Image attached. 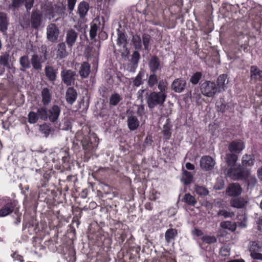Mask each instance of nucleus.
<instances>
[{"label": "nucleus", "mask_w": 262, "mask_h": 262, "mask_svg": "<svg viewBox=\"0 0 262 262\" xmlns=\"http://www.w3.org/2000/svg\"><path fill=\"white\" fill-rule=\"evenodd\" d=\"M89 9L90 5L88 2L82 1L78 3L76 10L78 17L76 16L77 20L75 22L77 24L74 26L78 32L85 31L87 28V26L84 23L87 21L86 17L88 15Z\"/></svg>", "instance_id": "1"}, {"label": "nucleus", "mask_w": 262, "mask_h": 262, "mask_svg": "<svg viewBox=\"0 0 262 262\" xmlns=\"http://www.w3.org/2000/svg\"><path fill=\"white\" fill-rule=\"evenodd\" d=\"M60 112V108L56 104L53 105L48 110L45 106L38 108L40 119L43 121L49 120L51 122H55L57 120Z\"/></svg>", "instance_id": "2"}, {"label": "nucleus", "mask_w": 262, "mask_h": 262, "mask_svg": "<svg viewBox=\"0 0 262 262\" xmlns=\"http://www.w3.org/2000/svg\"><path fill=\"white\" fill-rule=\"evenodd\" d=\"M249 171L245 165H231L230 168L226 169V173L234 181H244L248 176Z\"/></svg>", "instance_id": "3"}, {"label": "nucleus", "mask_w": 262, "mask_h": 262, "mask_svg": "<svg viewBox=\"0 0 262 262\" xmlns=\"http://www.w3.org/2000/svg\"><path fill=\"white\" fill-rule=\"evenodd\" d=\"M43 21V16L42 12L38 9H34L32 10L30 19L24 21L21 26L23 28H28L31 26L32 28L38 30L41 26Z\"/></svg>", "instance_id": "4"}, {"label": "nucleus", "mask_w": 262, "mask_h": 262, "mask_svg": "<svg viewBox=\"0 0 262 262\" xmlns=\"http://www.w3.org/2000/svg\"><path fill=\"white\" fill-rule=\"evenodd\" d=\"M167 94H163L158 92H151L146 96V102L148 107L152 109L157 106H163Z\"/></svg>", "instance_id": "5"}, {"label": "nucleus", "mask_w": 262, "mask_h": 262, "mask_svg": "<svg viewBox=\"0 0 262 262\" xmlns=\"http://www.w3.org/2000/svg\"><path fill=\"white\" fill-rule=\"evenodd\" d=\"M99 139L95 134L91 135L88 137L84 138L81 143L85 152L92 153L95 151L98 147Z\"/></svg>", "instance_id": "6"}, {"label": "nucleus", "mask_w": 262, "mask_h": 262, "mask_svg": "<svg viewBox=\"0 0 262 262\" xmlns=\"http://www.w3.org/2000/svg\"><path fill=\"white\" fill-rule=\"evenodd\" d=\"M200 90L202 94L207 97H213L216 94L220 93L215 82L210 81H206L203 83Z\"/></svg>", "instance_id": "7"}, {"label": "nucleus", "mask_w": 262, "mask_h": 262, "mask_svg": "<svg viewBox=\"0 0 262 262\" xmlns=\"http://www.w3.org/2000/svg\"><path fill=\"white\" fill-rule=\"evenodd\" d=\"M43 48L45 49L43 53V58L41 56H39L36 53L33 54L31 57V67L36 71H40L42 68V63L47 59V50L46 47L42 46V50Z\"/></svg>", "instance_id": "8"}, {"label": "nucleus", "mask_w": 262, "mask_h": 262, "mask_svg": "<svg viewBox=\"0 0 262 262\" xmlns=\"http://www.w3.org/2000/svg\"><path fill=\"white\" fill-rule=\"evenodd\" d=\"M47 39L52 43L56 42L60 34L59 28L54 23L49 24L47 27Z\"/></svg>", "instance_id": "9"}, {"label": "nucleus", "mask_w": 262, "mask_h": 262, "mask_svg": "<svg viewBox=\"0 0 262 262\" xmlns=\"http://www.w3.org/2000/svg\"><path fill=\"white\" fill-rule=\"evenodd\" d=\"M75 30L73 27V28L69 29L66 32L65 43L69 48H72L77 41L78 33Z\"/></svg>", "instance_id": "10"}, {"label": "nucleus", "mask_w": 262, "mask_h": 262, "mask_svg": "<svg viewBox=\"0 0 262 262\" xmlns=\"http://www.w3.org/2000/svg\"><path fill=\"white\" fill-rule=\"evenodd\" d=\"M76 76V72L71 70L63 69L61 72L62 81L67 86H70L74 83Z\"/></svg>", "instance_id": "11"}, {"label": "nucleus", "mask_w": 262, "mask_h": 262, "mask_svg": "<svg viewBox=\"0 0 262 262\" xmlns=\"http://www.w3.org/2000/svg\"><path fill=\"white\" fill-rule=\"evenodd\" d=\"M66 6L62 3L59 2L53 5V19L55 17H58L55 21H57L59 18L63 17L66 14Z\"/></svg>", "instance_id": "12"}, {"label": "nucleus", "mask_w": 262, "mask_h": 262, "mask_svg": "<svg viewBox=\"0 0 262 262\" xmlns=\"http://www.w3.org/2000/svg\"><path fill=\"white\" fill-rule=\"evenodd\" d=\"M186 81L182 78L176 79L171 84V89L176 93H181L184 91L186 87Z\"/></svg>", "instance_id": "13"}, {"label": "nucleus", "mask_w": 262, "mask_h": 262, "mask_svg": "<svg viewBox=\"0 0 262 262\" xmlns=\"http://www.w3.org/2000/svg\"><path fill=\"white\" fill-rule=\"evenodd\" d=\"M242 188L238 183H232L226 188V194L231 196H236L240 195Z\"/></svg>", "instance_id": "14"}, {"label": "nucleus", "mask_w": 262, "mask_h": 262, "mask_svg": "<svg viewBox=\"0 0 262 262\" xmlns=\"http://www.w3.org/2000/svg\"><path fill=\"white\" fill-rule=\"evenodd\" d=\"M148 67L150 72H157L162 68L160 59L156 55L152 56L148 61Z\"/></svg>", "instance_id": "15"}, {"label": "nucleus", "mask_w": 262, "mask_h": 262, "mask_svg": "<svg viewBox=\"0 0 262 262\" xmlns=\"http://www.w3.org/2000/svg\"><path fill=\"white\" fill-rule=\"evenodd\" d=\"M127 124L128 128L130 130L137 129L140 125V122L137 116L130 113L127 116Z\"/></svg>", "instance_id": "16"}, {"label": "nucleus", "mask_w": 262, "mask_h": 262, "mask_svg": "<svg viewBox=\"0 0 262 262\" xmlns=\"http://www.w3.org/2000/svg\"><path fill=\"white\" fill-rule=\"evenodd\" d=\"M244 148V143L240 140L233 141L228 146V149L231 152L239 153Z\"/></svg>", "instance_id": "17"}, {"label": "nucleus", "mask_w": 262, "mask_h": 262, "mask_svg": "<svg viewBox=\"0 0 262 262\" xmlns=\"http://www.w3.org/2000/svg\"><path fill=\"white\" fill-rule=\"evenodd\" d=\"M77 96V92L74 88H68L66 91L65 96L67 102L70 105H72L76 100Z\"/></svg>", "instance_id": "18"}, {"label": "nucleus", "mask_w": 262, "mask_h": 262, "mask_svg": "<svg viewBox=\"0 0 262 262\" xmlns=\"http://www.w3.org/2000/svg\"><path fill=\"white\" fill-rule=\"evenodd\" d=\"M15 206L14 203L12 201L5 204L0 209V216L5 217L11 214L14 211Z\"/></svg>", "instance_id": "19"}, {"label": "nucleus", "mask_w": 262, "mask_h": 262, "mask_svg": "<svg viewBox=\"0 0 262 262\" xmlns=\"http://www.w3.org/2000/svg\"><path fill=\"white\" fill-rule=\"evenodd\" d=\"M45 73L48 80L51 82H54L56 80L58 73L57 69H54L51 66H46L45 68Z\"/></svg>", "instance_id": "20"}, {"label": "nucleus", "mask_w": 262, "mask_h": 262, "mask_svg": "<svg viewBox=\"0 0 262 262\" xmlns=\"http://www.w3.org/2000/svg\"><path fill=\"white\" fill-rule=\"evenodd\" d=\"M228 82L227 75L222 74L218 77L216 80V87L220 93L226 90Z\"/></svg>", "instance_id": "21"}, {"label": "nucleus", "mask_w": 262, "mask_h": 262, "mask_svg": "<svg viewBox=\"0 0 262 262\" xmlns=\"http://www.w3.org/2000/svg\"><path fill=\"white\" fill-rule=\"evenodd\" d=\"M118 32V37L117 39V44L120 47L125 49L127 55L129 54V51L126 48L127 46V39L125 34L120 31L119 29H117Z\"/></svg>", "instance_id": "22"}, {"label": "nucleus", "mask_w": 262, "mask_h": 262, "mask_svg": "<svg viewBox=\"0 0 262 262\" xmlns=\"http://www.w3.org/2000/svg\"><path fill=\"white\" fill-rule=\"evenodd\" d=\"M9 19L6 13L0 12V31L6 34L9 26Z\"/></svg>", "instance_id": "23"}, {"label": "nucleus", "mask_w": 262, "mask_h": 262, "mask_svg": "<svg viewBox=\"0 0 262 262\" xmlns=\"http://www.w3.org/2000/svg\"><path fill=\"white\" fill-rule=\"evenodd\" d=\"M68 55V53L66 50V43L62 42L57 45V58L62 59L66 58Z\"/></svg>", "instance_id": "24"}, {"label": "nucleus", "mask_w": 262, "mask_h": 262, "mask_svg": "<svg viewBox=\"0 0 262 262\" xmlns=\"http://www.w3.org/2000/svg\"><path fill=\"white\" fill-rule=\"evenodd\" d=\"M91 72V66L87 62H83L79 68V74L82 78L88 77Z\"/></svg>", "instance_id": "25"}, {"label": "nucleus", "mask_w": 262, "mask_h": 262, "mask_svg": "<svg viewBox=\"0 0 262 262\" xmlns=\"http://www.w3.org/2000/svg\"><path fill=\"white\" fill-rule=\"evenodd\" d=\"M250 79L254 82L257 81H262V71L258 69L254 66H252L250 68Z\"/></svg>", "instance_id": "26"}, {"label": "nucleus", "mask_w": 262, "mask_h": 262, "mask_svg": "<svg viewBox=\"0 0 262 262\" xmlns=\"http://www.w3.org/2000/svg\"><path fill=\"white\" fill-rule=\"evenodd\" d=\"M19 62L20 66V70L21 72H26L27 69L31 68V59H29L28 55L20 57Z\"/></svg>", "instance_id": "27"}, {"label": "nucleus", "mask_w": 262, "mask_h": 262, "mask_svg": "<svg viewBox=\"0 0 262 262\" xmlns=\"http://www.w3.org/2000/svg\"><path fill=\"white\" fill-rule=\"evenodd\" d=\"M41 102L44 105L49 104L52 99V94L50 90L47 88H45L41 91Z\"/></svg>", "instance_id": "28"}, {"label": "nucleus", "mask_w": 262, "mask_h": 262, "mask_svg": "<svg viewBox=\"0 0 262 262\" xmlns=\"http://www.w3.org/2000/svg\"><path fill=\"white\" fill-rule=\"evenodd\" d=\"M146 75V71L144 70H141L136 77L133 79V84L134 86L138 87L143 84L144 77Z\"/></svg>", "instance_id": "29"}, {"label": "nucleus", "mask_w": 262, "mask_h": 262, "mask_svg": "<svg viewBox=\"0 0 262 262\" xmlns=\"http://www.w3.org/2000/svg\"><path fill=\"white\" fill-rule=\"evenodd\" d=\"M247 203V201L242 197L232 199L230 201L231 206L237 208H242L244 207Z\"/></svg>", "instance_id": "30"}, {"label": "nucleus", "mask_w": 262, "mask_h": 262, "mask_svg": "<svg viewBox=\"0 0 262 262\" xmlns=\"http://www.w3.org/2000/svg\"><path fill=\"white\" fill-rule=\"evenodd\" d=\"M41 9L49 20L53 19V5L49 3H46L41 6Z\"/></svg>", "instance_id": "31"}, {"label": "nucleus", "mask_w": 262, "mask_h": 262, "mask_svg": "<svg viewBox=\"0 0 262 262\" xmlns=\"http://www.w3.org/2000/svg\"><path fill=\"white\" fill-rule=\"evenodd\" d=\"M142 42L144 46V49L147 52H149L150 49V45L151 41V36L146 33H144L142 35Z\"/></svg>", "instance_id": "32"}, {"label": "nucleus", "mask_w": 262, "mask_h": 262, "mask_svg": "<svg viewBox=\"0 0 262 262\" xmlns=\"http://www.w3.org/2000/svg\"><path fill=\"white\" fill-rule=\"evenodd\" d=\"M77 0H67V8L69 11V15L71 17V20L76 21V16L74 15V10Z\"/></svg>", "instance_id": "33"}, {"label": "nucleus", "mask_w": 262, "mask_h": 262, "mask_svg": "<svg viewBox=\"0 0 262 262\" xmlns=\"http://www.w3.org/2000/svg\"><path fill=\"white\" fill-rule=\"evenodd\" d=\"M182 169L183 173L181 178V181L184 183V185H188L190 184L192 181L193 174L190 172H188L186 170H185L183 166Z\"/></svg>", "instance_id": "34"}, {"label": "nucleus", "mask_w": 262, "mask_h": 262, "mask_svg": "<svg viewBox=\"0 0 262 262\" xmlns=\"http://www.w3.org/2000/svg\"><path fill=\"white\" fill-rule=\"evenodd\" d=\"M220 226L224 229H227L231 232H234L236 229V225L235 223L230 221H224L221 223Z\"/></svg>", "instance_id": "35"}, {"label": "nucleus", "mask_w": 262, "mask_h": 262, "mask_svg": "<svg viewBox=\"0 0 262 262\" xmlns=\"http://www.w3.org/2000/svg\"><path fill=\"white\" fill-rule=\"evenodd\" d=\"M178 232L176 229L170 228L168 229L165 234V240L167 243L170 242L172 239L177 235Z\"/></svg>", "instance_id": "36"}, {"label": "nucleus", "mask_w": 262, "mask_h": 262, "mask_svg": "<svg viewBox=\"0 0 262 262\" xmlns=\"http://www.w3.org/2000/svg\"><path fill=\"white\" fill-rule=\"evenodd\" d=\"M132 41L134 47L136 50H140L142 48V39L138 35H135L133 36Z\"/></svg>", "instance_id": "37"}, {"label": "nucleus", "mask_w": 262, "mask_h": 262, "mask_svg": "<svg viewBox=\"0 0 262 262\" xmlns=\"http://www.w3.org/2000/svg\"><path fill=\"white\" fill-rule=\"evenodd\" d=\"M148 77L147 80V85L149 88H153L156 84H157L158 82V76L156 74V72H151Z\"/></svg>", "instance_id": "38"}, {"label": "nucleus", "mask_w": 262, "mask_h": 262, "mask_svg": "<svg viewBox=\"0 0 262 262\" xmlns=\"http://www.w3.org/2000/svg\"><path fill=\"white\" fill-rule=\"evenodd\" d=\"M158 88L159 90V93L163 94H167V89L168 83L166 79H161L158 81Z\"/></svg>", "instance_id": "39"}, {"label": "nucleus", "mask_w": 262, "mask_h": 262, "mask_svg": "<svg viewBox=\"0 0 262 262\" xmlns=\"http://www.w3.org/2000/svg\"><path fill=\"white\" fill-rule=\"evenodd\" d=\"M10 56L7 52L3 53L0 56V64L4 67L10 68Z\"/></svg>", "instance_id": "40"}, {"label": "nucleus", "mask_w": 262, "mask_h": 262, "mask_svg": "<svg viewBox=\"0 0 262 262\" xmlns=\"http://www.w3.org/2000/svg\"><path fill=\"white\" fill-rule=\"evenodd\" d=\"M122 100L120 95L118 93H114L112 94L109 99V103L110 105L116 106L118 104L120 101Z\"/></svg>", "instance_id": "41"}, {"label": "nucleus", "mask_w": 262, "mask_h": 262, "mask_svg": "<svg viewBox=\"0 0 262 262\" xmlns=\"http://www.w3.org/2000/svg\"><path fill=\"white\" fill-rule=\"evenodd\" d=\"M244 181L247 183L248 186L251 188L255 186L257 183L256 178L250 174V171H248V176Z\"/></svg>", "instance_id": "42"}, {"label": "nucleus", "mask_w": 262, "mask_h": 262, "mask_svg": "<svg viewBox=\"0 0 262 262\" xmlns=\"http://www.w3.org/2000/svg\"><path fill=\"white\" fill-rule=\"evenodd\" d=\"M233 212L228 211L225 209H221L217 211V216L218 217H223L224 219L232 218L234 216Z\"/></svg>", "instance_id": "43"}, {"label": "nucleus", "mask_w": 262, "mask_h": 262, "mask_svg": "<svg viewBox=\"0 0 262 262\" xmlns=\"http://www.w3.org/2000/svg\"><path fill=\"white\" fill-rule=\"evenodd\" d=\"M216 110L222 113H225L228 108V106L223 100H220L216 103Z\"/></svg>", "instance_id": "44"}, {"label": "nucleus", "mask_w": 262, "mask_h": 262, "mask_svg": "<svg viewBox=\"0 0 262 262\" xmlns=\"http://www.w3.org/2000/svg\"><path fill=\"white\" fill-rule=\"evenodd\" d=\"M202 77V74L200 72L194 73L190 78V82L193 85L197 84Z\"/></svg>", "instance_id": "45"}, {"label": "nucleus", "mask_w": 262, "mask_h": 262, "mask_svg": "<svg viewBox=\"0 0 262 262\" xmlns=\"http://www.w3.org/2000/svg\"><path fill=\"white\" fill-rule=\"evenodd\" d=\"M39 130L42 134L45 135L46 137H47L53 132V130L51 128V127L47 124H44L42 125H40Z\"/></svg>", "instance_id": "46"}, {"label": "nucleus", "mask_w": 262, "mask_h": 262, "mask_svg": "<svg viewBox=\"0 0 262 262\" xmlns=\"http://www.w3.org/2000/svg\"><path fill=\"white\" fill-rule=\"evenodd\" d=\"M225 159L227 164H235L238 157L234 153H229L226 154Z\"/></svg>", "instance_id": "47"}, {"label": "nucleus", "mask_w": 262, "mask_h": 262, "mask_svg": "<svg viewBox=\"0 0 262 262\" xmlns=\"http://www.w3.org/2000/svg\"><path fill=\"white\" fill-rule=\"evenodd\" d=\"M183 200L188 205L191 206H194L197 202L194 197L189 193L185 194Z\"/></svg>", "instance_id": "48"}, {"label": "nucleus", "mask_w": 262, "mask_h": 262, "mask_svg": "<svg viewBox=\"0 0 262 262\" xmlns=\"http://www.w3.org/2000/svg\"><path fill=\"white\" fill-rule=\"evenodd\" d=\"M39 118L40 119V117L38 113V109L36 113L30 112L28 114V122L30 123H35Z\"/></svg>", "instance_id": "49"}, {"label": "nucleus", "mask_w": 262, "mask_h": 262, "mask_svg": "<svg viewBox=\"0 0 262 262\" xmlns=\"http://www.w3.org/2000/svg\"><path fill=\"white\" fill-rule=\"evenodd\" d=\"M261 246L256 242L253 241L250 243L249 250L251 253L260 252Z\"/></svg>", "instance_id": "50"}, {"label": "nucleus", "mask_w": 262, "mask_h": 262, "mask_svg": "<svg viewBox=\"0 0 262 262\" xmlns=\"http://www.w3.org/2000/svg\"><path fill=\"white\" fill-rule=\"evenodd\" d=\"M195 191L200 195L206 196L209 193V191L206 188L198 185L195 186Z\"/></svg>", "instance_id": "51"}, {"label": "nucleus", "mask_w": 262, "mask_h": 262, "mask_svg": "<svg viewBox=\"0 0 262 262\" xmlns=\"http://www.w3.org/2000/svg\"><path fill=\"white\" fill-rule=\"evenodd\" d=\"M254 160L253 155H245L243 157L242 164H253Z\"/></svg>", "instance_id": "52"}, {"label": "nucleus", "mask_w": 262, "mask_h": 262, "mask_svg": "<svg viewBox=\"0 0 262 262\" xmlns=\"http://www.w3.org/2000/svg\"><path fill=\"white\" fill-rule=\"evenodd\" d=\"M24 0H12V3L9 6V8L15 10L19 8L24 4Z\"/></svg>", "instance_id": "53"}, {"label": "nucleus", "mask_w": 262, "mask_h": 262, "mask_svg": "<svg viewBox=\"0 0 262 262\" xmlns=\"http://www.w3.org/2000/svg\"><path fill=\"white\" fill-rule=\"evenodd\" d=\"M140 58V53L137 51H135L133 52L132 57L130 59V62L133 64H137Z\"/></svg>", "instance_id": "54"}, {"label": "nucleus", "mask_w": 262, "mask_h": 262, "mask_svg": "<svg viewBox=\"0 0 262 262\" xmlns=\"http://www.w3.org/2000/svg\"><path fill=\"white\" fill-rule=\"evenodd\" d=\"M214 159L209 156H204L200 159V164H214Z\"/></svg>", "instance_id": "55"}, {"label": "nucleus", "mask_w": 262, "mask_h": 262, "mask_svg": "<svg viewBox=\"0 0 262 262\" xmlns=\"http://www.w3.org/2000/svg\"><path fill=\"white\" fill-rule=\"evenodd\" d=\"M98 27L96 24H93L91 26L90 31V36L91 39L95 38L96 36Z\"/></svg>", "instance_id": "56"}, {"label": "nucleus", "mask_w": 262, "mask_h": 262, "mask_svg": "<svg viewBox=\"0 0 262 262\" xmlns=\"http://www.w3.org/2000/svg\"><path fill=\"white\" fill-rule=\"evenodd\" d=\"M24 3L27 12H29L31 8L33 7L34 0H24Z\"/></svg>", "instance_id": "57"}, {"label": "nucleus", "mask_w": 262, "mask_h": 262, "mask_svg": "<svg viewBox=\"0 0 262 262\" xmlns=\"http://www.w3.org/2000/svg\"><path fill=\"white\" fill-rule=\"evenodd\" d=\"M203 240L207 244L214 243L216 242V238L214 236H206L203 237Z\"/></svg>", "instance_id": "58"}, {"label": "nucleus", "mask_w": 262, "mask_h": 262, "mask_svg": "<svg viewBox=\"0 0 262 262\" xmlns=\"http://www.w3.org/2000/svg\"><path fill=\"white\" fill-rule=\"evenodd\" d=\"M163 135L164 137L166 139H169L171 136V132L170 131V128L165 125L164 126V129L162 131Z\"/></svg>", "instance_id": "59"}, {"label": "nucleus", "mask_w": 262, "mask_h": 262, "mask_svg": "<svg viewBox=\"0 0 262 262\" xmlns=\"http://www.w3.org/2000/svg\"><path fill=\"white\" fill-rule=\"evenodd\" d=\"M250 256L253 259L262 260V254L259 252L251 253Z\"/></svg>", "instance_id": "60"}, {"label": "nucleus", "mask_w": 262, "mask_h": 262, "mask_svg": "<svg viewBox=\"0 0 262 262\" xmlns=\"http://www.w3.org/2000/svg\"><path fill=\"white\" fill-rule=\"evenodd\" d=\"M224 182L222 180H219L215 184L214 188L216 190H221L224 188Z\"/></svg>", "instance_id": "61"}, {"label": "nucleus", "mask_w": 262, "mask_h": 262, "mask_svg": "<svg viewBox=\"0 0 262 262\" xmlns=\"http://www.w3.org/2000/svg\"><path fill=\"white\" fill-rule=\"evenodd\" d=\"M145 92H146V95L147 96L148 95V89H147L140 90L138 92V98H143V95L144 94V93Z\"/></svg>", "instance_id": "62"}, {"label": "nucleus", "mask_w": 262, "mask_h": 262, "mask_svg": "<svg viewBox=\"0 0 262 262\" xmlns=\"http://www.w3.org/2000/svg\"><path fill=\"white\" fill-rule=\"evenodd\" d=\"M214 165H200L201 168L205 171L211 170L213 168Z\"/></svg>", "instance_id": "63"}, {"label": "nucleus", "mask_w": 262, "mask_h": 262, "mask_svg": "<svg viewBox=\"0 0 262 262\" xmlns=\"http://www.w3.org/2000/svg\"><path fill=\"white\" fill-rule=\"evenodd\" d=\"M192 233L193 235H196V236H200L203 235V232L198 229H194Z\"/></svg>", "instance_id": "64"}]
</instances>
